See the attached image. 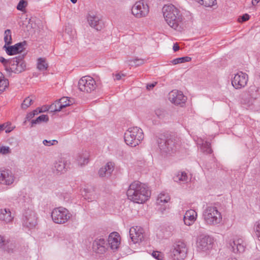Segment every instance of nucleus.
Here are the masks:
<instances>
[{
	"label": "nucleus",
	"instance_id": "nucleus-10",
	"mask_svg": "<svg viewBox=\"0 0 260 260\" xmlns=\"http://www.w3.org/2000/svg\"><path fill=\"white\" fill-rule=\"evenodd\" d=\"M96 87L95 81L90 76L83 77L78 82L79 90L84 92L91 93L96 89Z\"/></svg>",
	"mask_w": 260,
	"mask_h": 260
},
{
	"label": "nucleus",
	"instance_id": "nucleus-45",
	"mask_svg": "<svg viewBox=\"0 0 260 260\" xmlns=\"http://www.w3.org/2000/svg\"><path fill=\"white\" fill-rule=\"evenodd\" d=\"M11 60V59H6L4 57L1 56L0 57V62H2L3 65L5 67V69H6V67H8V66L9 65L10 66V61Z\"/></svg>",
	"mask_w": 260,
	"mask_h": 260
},
{
	"label": "nucleus",
	"instance_id": "nucleus-22",
	"mask_svg": "<svg viewBox=\"0 0 260 260\" xmlns=\"http://www.w3.org/2000/svg\"><path fill=\"white\" fill-rule=\"evenodd\" d=\"M228 247L234 253H241L245 250V246L243 245V241L242 239L233 240L229 243Z\"/></svg>",
	"mask_w": 260,
	"mask_h": 260
},
{
	"label": "nucleus",
	"instance_id": "nucleus-40",
	"mask_svg": "<svg viewBox=\"0 0 260 260\" xmlns=\"http://www.w3.org/2000/svg\"><path fill=\"white\" fill-rule=\"evenodd\" d=\"M152 256L157 260H164V254L159 251H153Z\"/></svg>",
	"mask_w": 260,
	"mask_h": 260
},
{
	"label": "nucleus",
	"instance_id": "nucleus-26",
	"mask_svg": "<svg viewBox=\"0 0 260 260\" xmlns=\"http://www.w3.org/2000/svg\"><path fill=\"white\" fill-rule=\"evenodd\" d=\"M13 217L11 215V212L8 209H2L0 210V220L5 223L11 222Z\"/></svg>",
	"mask_w": 260,
	"mask_h": 260
},
{
	"label": "nucleus",
	"instance_id": "nucleus-48",
	"mask_svg": "<svg viewBox=\"0 0 260 260\" xmlns=\"http://www.w3.org/2000/svg\"><path fill=\"white\" fill-rule=\"evenodd\" d=\"M249 18L250 16L248 14H245L238 18V21L240 22H243L249 20Z\"/></svg>",
	"mask_w": 260,
	"mask_h": 260
},
{
	"label": "nucleus",
	"instance_id": "nucleus-52",
	"mask_svg": "<svg viewBox=\"0 0 260 260\" xmlns=\"http://www.w3.org/2000/svg\"><path fill=\"white\" fill-rule=\"evenodd\" d=\"M156 82H154L150 84H148L146 86V88L148 90H150L155 86Z\"/></svg>",
	"mask_w": 260,
	"mask_h": 260
},
{
	"label": "nucleus",
	"instance_id": "nucleus-51",
	"mask_svg": "<svg viewBox=\"0 0 260 260\" xmlns=\"http://www.w3.org/2000/svg\"><path fill=\"white\" fill-rule=\"evenodd\" d=\"M114 76V80H119L121 79L122 76L124 77L125 75L123 74H120V73H117Z\"/></svg>",
	"mask_w": 260,
	"mask_h": 260
},
{
	"label": "nucleus",
	"instance_id": "nucleus-20",
	"mask_svg": "<svg viewBox=\"0 0 260 260\" xmlns=\"http://www.w3.org/2000/svg\"><path fill=\"white\" fill-rule=\"evenodd\" d=\"M68 168L67 161L63 158H59L54 162L52 169L56 174H62L67 171Z\"/></svg>",
	"mask_w": 260,
	"mask_h": 260
},
{
	"label": "nucleus",
	"instance_id": "nucleus-57",
	"mask_svg": "<svg viewBox=\"0 0 260 260\" xmlns=\"http://www.w3.org/2000/svg\"><path fill=\"white\" fill-rule=\"evenodd\" d=\"M6 128V126L5 125V124H1L0 125V132L4 130V129Z\"/></svg>",
	"mask_w": 260,
	"mask_h": 260
},
{
	"label": "nucleus",
	"instance_id": "nucleus-38",
	"mask_svg": "<svg viewBox=\"0 0 260 260\" xmlns=\"http://www.w3.org/2000/svg\"><path fill=\"white\" fill-rule=\"evenodd\" d=\"M27 5V2L26 1L20 0L17 6V9L21 11H24Z\"/></svg>",
	"mask_w": 260,
	"mask_h": 260
},
{
	"label": "nucleus",
	"instance_id": "nucleus-41",
	"mask_svg": "<svg viewBox=\"0 0 260 260\" xmlns=\"http://www.w3.org/2000/svg\"><path fill=\"white\" fill-rule=\"evenodd\" d=\"M0 153L3 154H7L11 153V149L8 146H0Z\"/></svg>",
	"mask_w": 260,
	"mask_h": 260
},
{
	"label": "nucleus",
	"instance_id": "nucleus-32",
	"mask_svg": "<svg viewBox=\"0 0 260 260\" xmlns=\"http://www.w3.org/2000/svg\"><path fill=\"white\" fill-rule=\"evenodd\" d=\"M48 64L46 63L45 59L42 58H38L37 68L39 70H46L48 68Z\"/></svg>",
	"mask_w": 260,
	"mask_h": 260
},
{
	"label": "nucleus",
	"instance_id": "nucleus-50",
	"mask_svg": "<svg viewBox=\"0 0 260 260\" xmlns=\"http://www.w3.org/2000/svg\"><path fill=\"white\" fill-rule=\"evenodd\" d=\"M134 63L136 64V66H140L144 63V60L142 59H138L136 58L133 60Z\"/></svg>",
	"mask_w": 260,
	"mask_h": 260
},
{
	"label": "nucleus",
	"instance_id": "nucleus-39",
	"mask_svg": "<svg viewBox=\"0 0 260 260\" xmlns=\"http://www.w3.org/2000/svg\"><path fill=\"white\" fill-rule=\"evenodd\" d=\"M58 101L61 105L67 104L66 107L73 104V102L70 99H69L68 97H62L61 99H60Z\"/></svg>",
	"mask_w": 260,
	"mask_h": 260
},
{
	"label": "nucleus",
	"instance_id": "nucleus-19",
	"mask_svg": "<svg viewBox=\"0 0 260 260\" xmlns=\"http://www.w3.org/2000/svg\"><path fill=\"white\" fill-rule=\"evenodd\" d=\"M169 100L175 105L184 104L186 101V97L184 95L182 91L173 90L169 93Z\"/></svg>",
	"mask_w": 260,
	"mask_h": 260
},
{
	"label": "nucleus",
	"instance_id": "nucleus-59",
	"mask_svg": "<svg viewBox=\"0 0 260 260\" xmlns=\"http://www.w3.org/2000/svg\"><path fill=\"white\" fill-rule=\"evenodd\" d=\"M71 2L73 3V4H75L77 3V0H70Z\"/></svg>",
	"mask_w": 260,
	"mask_h": 260
},
{
	"label": "nucleus",
	"instance_id": "nucleus-11",
	"mask_svg": "<svg viewBox=\"0 0 260 260\" xmlns=\"http://www.w3.org/2000/svg\"><path fill=\"white\" fill-rule=\"evenodd\" d=\"M132 13L136 18H140L146 16L149 12V9L147 4H145L143 1L137 2L132 7Z\"/></svg>",
	"mask_w": 260,
	"mask_h": 260
},
{
	"label": "nucleus",
	"instance_id": "nucleus-25",
	"mask_svg": "<svg viewBox=\"0 0 260 260\" xmlns=\"http://www.w3.org/2000/svg\"><path fill=\"white\" fill-rule=\"evenodd\" d=\"M197 213L194 210H187L184 216V224L186 225H190L196 220Z\"/></svg>",
	"mask_w": 260,
	"mask_h": 260
},
{
	"label": "nucleus",
	"instance_id": "nucleus-24",
	"mask_svg": "<svg viewBox=\"0 0 260 260\" xmlns=\"http://www.w3.org/2000/svg\"><path fill=\"white\" fill-rule=\"evenodd\" d=\"M114 164L112 162H108L104 167L101 168L99 171V174L100 177H109L112 173L114 168Z\"/></svg>",
	"mask_w": 260,
	"mask_h": 260
},
{
	"label": "nucleus",
	"instance_id": "nucleus-37",
	"mask_svg": "<svg viewBox=\"0 0 260 260\" xmlns=\"http://www.w3.org/2000/svg\"><path fill=\"white\" fill-rule=\"evenodd\" d=\"M9 85L8 79L0 77V93L3 92Z\"/></svg>",
	"mask_w": 260,
	"mask_h": 260
},
{
	"label": "nucleus",
	"instance_id": "nucleus-44",
	"mask_svg": "<svg viewBox=\"0 0 260 260\" xmlns=\"http://www.w3.org/2000/svg\"><path fill=\"white\" fill-rule=\"evenodd\" d=\"M43 143L44 145L46 146H52L54 145H56L58 143V141L56 140H49L48 141L47 140H44L43 141Z\"/></svg>",
	"mask_w": 260,
	"mask_h": 260
},
{
	"label": "nucleus",
	"instance_id": "nucleus-47",
	"mask_svg": "<svg viewBox=\"0 0 260 260\" xmlns=\"http://www.w3.org/2000/svg\"><path fill=\"white\" fill-rule=\"evenodd\" d=\"M78 161L80 166L84 165L88 162V159L87 158L84 157L82 158L81 156H79L78 158Z\"/></svg>",
	"mask_w": 260,
	"mask_h": 260
},
{
	"label": "nucleus",
	"instance_id": "nucleus-60",
	"mask_svg": "<svg viewBox=\"0 0 260 260\" xmlns=\"http://www.w3.org/2000/svg\"><path fill=\"white\" fill-rule=\"evenodd\" d=\"M255 260H260V257L257 258Z\"/></svg>",
	"mask_w": 260,
	"mask_h": 260
},
{
	"label": "nucleus",
	"instance_id": "nucleus-43",
	"mask_svg": "<svg viewBox=\"0 0 260 260\" xmlns=\"http://www.w3.org/2000/svg\"><path fill=\"white\" fill-rule=\"evenodd\" d=\"M2 174H1V178L2 179H6L11 177V172L9 170H2Z\"/></svg>",
	"mask_w": 260,
	"mask_h": 260
},
{
	"label": "nucleus",
	"instance_id": "nucleus-2",
	"mask_svg": "<svg viewBox=\"0 0 260 260\" xmlns=\"http://www.w3.org/2000/svg\"><path fill=\"white\" fill-rule=\"evenodd\" d=\"M160 152L162 154L172 155L176 153L180 146V140L174 135H161L157 140Z\"/></svg>",
	"mask_w": 260,
	"mask_h": 260
},
{
	"label": "nucleus",
	"instance_id": "nucleus-31",
	"mask_svg": "<svg viewBox=\"0 0 260 260\" xmlns=\"http://www.w3.org/2000/svg\"><path fill=\"white\" fill-rule=\"evenodd\" d=\"M191 60V58L189 56H184L179 57L172 60L171 62L173 64H177L180 63L189 62Z\"/></svg>",
	"mask_w": 260,
	"mask_h": 260
},
{
	"label": "nucleus",
	"instance_id": "nucleus-56",
	"mask_svg": "<svg viewBox=\"0 0 260 260\" xmlns=\"http://www.w3.org/2000/svg\"><path fill=\"white\" fill-rule=\"evenodd\" d=\"M259 1L260 0H252L251 3L253 6H255L259 2Z\"/></svg>",
	"mask_w": 260,
	"mask_h": 260
},
{
	"label": "nucleus",
	"instance_id": "nucleus-34",
	"mask_svg": "<svg viewBox=\"0 0 260 260\" xmlns=\"http://www.w3.org/2000/svg\"><path fill=\"white\" fill-rule=\"evenodd\" d=\"M33 103V100L29 96L26 97L21 104V107L23 109H26Z\"/></svg>",
	"mask_w": 260,
	"mask_h": 260
},
{
	"label": "nucleus",
	"instance_id": "nucleus-7",
	"mask_svg": "<svg viewBox=\"0 0 260 260\" xmlns=\"http://www.w3.org/2000/svg\"><path fill=\"white\" fill-rule=\"evenodd\" d=\"M25 54H20L11 59L10 67H6V70L8 72L19 74L26 69V64L24 60Z\"/></svg>",
	"mask_w": 260,
	"mask_h": 260
},
{
	"label": "nucleus",
	"instance_id": "nucleus-54",
	"mask_svg": "<svg viewBox=\"0 0 260 260\" xmlns=\"http://www.w3.org/2000/svg\"><path fill=\"white\" fill-rule=\"evenodd\" d=\"M162 113V111L160 109H157L156 110H155V114L158 117H160L161 116Z\"/></svg>",
	"mask_w": 260,
	"mask_h": 260
},
{
	"label": "nucleus",
	"instance_id": "nucleus-8",
	"mask_svg": "<svg viewBox=\"0 0 260 260\" xmlns=\"http://www.w3.org/2000/svg\"><path fill=\"white\" fill-rule=\"evenodd\" d=\"M187 251L185 243L179 241L173 245V247L170 251V256L174 260H182L186 257Z\"/></svg>",
	"mask_w": 260,
	"mask_h": 260
},
{
	"label": "nucleus",
	"instance_id": "nucleus-17",
	"mask_svg": "<svg viewBox=\"0 0 260 260\" xmlns=\"http://www.w3.org/2000/svg\"><path fill=\"white\" fill-rule=\"evenodd\" d=\"M26 41L19 42L12 46H6L3 47L7 54L9 55H13L22 52L24 50Z\"/></svg>",
	"mask_w": 260,
	"mask_h": 260
},
{
	"label": "nucleus",
	"instance_id": "nucleus-61",
	"mask_svg": "<svg viewBox=\"0 0 260 260\" xmlns=\"http://www.w3.org/2000/svg\"><path fill=\"white\" fill-rule=\"evenodd\" d=\"M233 260H237V259H236V258H234V259Z\"/></svg>",
	"mask_w": 260,
	"mask_h": 260
},
{
	"label": "nucleus",
	"instance_id": "nucleus-15",
	"mask_svg": "<svg viewBox=\"0 0 260 260\" xmlns=\"http://www.w3.org/2000/svg\"><path fill=\"white\" fill-rule=\"evenodd\" d=\"M16 248L15 243L5 236L0 235V249L8 253H13Z\"/></svg>",
	"mask_w": 260,
	"mask_h": 260
},
{
	"label": "nucleus",
	"instance_id": "nucleus-58",
	"mask_svg": "<svg viewBox=\"0 0 260 260\" xmlns=\"http://www.w3.org/2000/svg\"><path fill=\"white\" fill-rule=\"evenodd\" d=\"M11 131H12L11 129L8 128V129H6L5 132L6 133H10Z\"/></svg>",
	"mask_w": 260,
	"mask_h": 260
},
{
	"label": "nucleus",
	"instance_id": "nucleus-30",
	"mask_svg": "<svg viewBox=\"0 0 260 260\" xmlns=\"http://www.w3.org/2000/svg\"><path fill=\"white\" fill-rule=\"evenodd\" d=\"M12 32L11 30L9 29H7L5 31L4 33V42L5 43V45L7 46L12 43Z\"/></svg>",
	"mask_w": 260,
	"mask_h": 260
},
{
	"label": "nucleus",
	"instance_id": "nucleus-3",
	"mask_svg": "<svg viewBox=\"0 0 260 260\" xmlns=\"http://www.w3.org/2000/svg\"><path fill=\"white\" fill-rule=\"evenodd\" d=\"M162 13L168 24L174 29H177L182 23V15L174 6L165 5L162 8Z\"/></svg>",
	"mask_w": 260,
	"mask_h": 260
},
{
	"label": "nucleus",
	"instance_id": "nucleus-23",
	"mask_svg": "<svg viewBox=\"0 0 260 260\" xmlns=\"http://www.w3.org/2000/svg\"><path fill=\"white\" fill-rule=\"evenodd\" d=\"M108 245L113 250H116L118 248L120 244V237L116 232L111 233L108 239Z\"/></svg>",
	"mask_w": 260,
	"mask_h": 260
},
{
	"label": "nucleus",
	"instance_id": "nucleus-14",
	"mask_svg": "<svg viewBox=\"0 0 260 260\" xmlns=\"http://www.w3.org/2000/svg\"><path fill=\"white\" fill-rule=\"evenodd\" d=\"M108 244L107 240L103 237H98L92 243V249L96 253L102 254L107 249Z\"/></svg>",
	"mask_w": 260,
	"mask_h": 260
},
{
	"label": "nucleus",
	"instance_id": "nucleus-53",
	"mask_svg": "<svg viewBox=\"0 0 260 260\" xmlns=\"http://www.w3.org/2000/svg\"><path fill=\"white\" fill-rule=\"evenodd\" d=\"M179 49H180V47L178 45V44L175 43V44H174V46H173V50L175 52H176V51H178L179 50Z\"/></svg>",
	"mask_w": 260,
	"mask_h": 260
},
{
	"label": "nucleus",
	"instance_id": "nucleus-16",
	"mask_svg": "<svg viewBox=\"0 0 260 260\" xmlns=\"http://www.w3.org/2000/svg\"><path fill=\"white\" fill-rule=\"evenodd\" d=\"M213 239L209 236H201L197 242V246L199 250L206 251L212 248Z\"/></svg>",
	"mask_w": 260,
	"mask_h": 260
},
{
	"label": "nucleus",
	"instance_id": "nucleus-12",
	"mask_svg": "<svg viewBox=\"0 0 260 260\" xmlns=\"http://www.w3.org/2000/svg\"><path fill=\"white\" fill-rule=\"evenodd\" d=\"M36 224L37 217L35 212L29 209L25 210L22 217L23 226L31 229L35 228Z\"/></svg>",
	"mask_w": 260,
	"mask_h": 260
},
{
	"label": "nucleus",
	"instance_id": "nucleus-27",
	"mask_svg": "<svg viewBox=\"0 0 260 260\" xmlns=\"http://www.w3.org/2000/svg\"><path fill=\"white\" fill-rule=\"evenodd\" d=\"M49 120V117L47 115H41L38 117L36 119L31 120L30 124V127H34L36 124H40L42 122H47Z\"/></svg>",
	"mask_w": 260,
	"mask_h": 260
},
{
	"label": "nucleus",
	"instance_id": "nucleus-29",
	"mask_svg": "<svg viewBox=\"0 0 260 260\" xmlns=\"http://www.w3.org/2000/svg\"><path fill=\"white\" fill-rule=\"evenodd\" d=\"M170 200L169 196L167 193L161 192L158 196L157 204L161 205L162 203H167Z\"/></svg>",
	"mask_w": 260,
	"mask_h": 260
},
{
	"label": "nucleus",
	"instance_id": "nucleus-5",
	"mask_svg": "<svg viewBox=\"0 0 260 260\" xmlns=\"http://www.w3.org/2000/svg\"><path fill=\"white\" fill-rule=\"evenodd\" d=\"M144 139L141 128L138 127L129 128L124 133V139L126 144L131 147L138 145Z\"/></svg>",
	"mask_w": 260,
	"mask_h": 260
},
{
	"label": "nucleus",
	"instance_id": "nucleus-55",
	"mask_svg": "<svg viewBox=\"0 0 260 260\" xmlns=\"http://www.w3.org/2000/svg\"><path fill=\"white\" fill-rule=\"evenodd\" d=\"M41 112H42V111L40 109L38 110V109H37L32 111L31 112L35 114V115H36L38 114V113H41Z\"/></svg>",
	"mask_w": 260,
	"mask_h": 260
},
{
	"label": "nucleus",
	"instance_id": "nucleus-18",
	"mask_svg": "<svg viewBox=\"0 0 260 260\" xmlns=\"http://www.w3.org/2000/svg\"><path fill=\"white\" fill-rule=\"evenodd\" d=\"M144 230L140 226L132 227L129 229V234L134 243L141 242L144 239Z\"/></svg>",
	"mask_w": 260,
	"mask_h": 260
},
{
	"label": "nucleus",
	"instance_id": "nucleus-4",
	"mask_svg": "<svg viewBox=\"0 0 260 260\" xmlns=\"http://www.w3.org/2000/svg\"><path fill=\"white\" fill-rule=\"evenodd\" d=\"M257 90L255 86H250L248 93H245L242 95L241 104L251 109L258 111L260 109V98L256 96Z\"/></svg>",
	"mask_w": 260,
	"mask_h": 260
},
{
	"label": "nucleus",
	"instance_id": "nucleus-36",
	"mask_svg": "<svg viewBox=\"0 0 260 260\" xmlns=\"http://www.w3.org/2000/svg\"><path fill=\"white\" fill-rule=\"evenodd\" d=\"M202 150L203 152L206 154L212 153L213 150L211 148V143L206 141L205 143L203 144Z\"/></svg>",
	"mask_w": 260,
	"mask_h": 260
},
{
	"label": "nucleus",
	"instance_id": "nucleus-42",
	"mask_svg": "<svg viewBox=\"0 0 260 260\" xmlns=\"http://www.w3.org/2000/svg\"><path fill=\"white\" fill-rule=\"evenodd\" d=\"M255 230L256 236L260 241V220L256 222L255 224Z\"/></svg>",
	"mask_w": 260,
	"mask_h": 260
},
{
	"label": "nucleus",
	"instance_id": "nucleus-21",
	"mask_svg": "<svg viewBox=\"0 0 260 260\" xmlns=\"http://www.w3.org/2000/svg\"><path fill=\"white\" fill-rule=\"evenodd\" d=\"M87 20L89 24L97 30H101L104 26L103 21L94 14H89Z\"/></svg>",
	"mask_w": 260,
	"mask_h": 260
},
{
	"label": "nucleus",
	"instance_id": "nucleus-49",
	"mask_svg": "<svg viewBox=\"0 0 260 260\" xmlns=\"http://www.w3.org/2000/svg\"><path fill=\"white\" fill-rule=\"evenodd\" d=\"M14 180H0V184L10 185L13 183Z\"/></svg>",
	"mask_w": 260,
	"mask_h": 260
},
{
	"label": "nucleus",
	"instance_id": "nucleus-6",
	"mask_svg": "<svg viewBox=\"0 0 260 260\" xmlns=\"http://www.w3.org/2000/svg\"><path fill=\"white\" fill-rule=\"evenodd\" d=\"M203 216L205 222L211 225H217L222 220L220 212L214 206H207L203 211Z\"/></svg>",
	"mask_w": 260,
	"mask_h": 260
},
{
	"label": "nucleus",
	"instance_id": "nucleus-46",
	"mask_svg": "<svg viewBox=\"0 0 260 260\" xmlns=\"http://www.w3.org/2000/svg\"><path fill=\"white\" fill-rule=\"evenodd\" d=\"M35 116V114L34 113H32L31 112L28 113L26 117H25V120L23 122V125H25L27 121H30L31 119Z\"/></svg>",
	"mask_w": 260,
	"mask_h": 260
},
{
	"label": "nucleus",
	"instance_id": "nucleus-9",
	"mask_svg": "<svg viewBox=\"0 0 260 260\" xmlns=\"http://www.w3.org/2000/svg\"><path fill=\"white\" fill-rule=\"evenodd\" d=\"M71 216V214L69 211L62 207L54 209L51 213L53 221L58 224L66 223L70 218Z\"/></svg>",
	"mask_w": 260,
	"mask_h": 260
},
{
	"label": "nucleus",
	"instance_id": "nucleus-13",
	"mask_svg": "<svg viewBox=\"0 0 260 260\" xmlns=\"http://www.w3.org/2000/svg\"><path fill=\"white\" fill-rule=\"evenodd\" d=\"M248 80V76L247 74L243 72H239L235 75L232 80V84L235 89H241L247 85Z\"/></svg>",
	"mask_w": 260,
	"mask_h": 260
},
{
	"label": "nucleus",
	"instance_id": "nucleus-35",
	"mask_svg": "<svg viewBox=\"0 0 260 260\" xmlns=\"http://www.w3.org/2000/svg\"><path fill=\"white\" fill-rule=\"evenodd\" d=\"M197 1L201 5L210 7L214 5L216 0H197Z\"/></svg>",
	"mask_w": 260,
	"mask_h": 260
},
{
	"label": "nucleus",
	"instance_id": "nucleus-1",
	"mask_svg": "<svg viewBox=\"0 0 260 260\" xmlns=\"http://www.w3.org/2000/svg\"><path fill=\"white\" fill-rule=\"evenodd\" d=\"M126 194L131 201L142 204L148 200L151 196V191L146 184L135 180L129 185Z\"/></svg>",
	"mask_w": 260,
	"mask_h": 260
},
{
	"label": "nucleus",
	"instance_id": "nucleus-33",
	"mask_svg": "<svg viewBox=\"0 0 260 260\" xmlns=\"http://www.w3.org/2000/svg\"><path fill=\"white\" fill-rule=\"evenodd\" d=\"M190 176L189 177L190 179L192 178V175L191 174H189ZM175 177L177 178L178 179H187L189 178V176L188 175V173L186 172L185 171H179L176 173L175 174Z\"/></svg>",
	"mask_w": 260,
	"mask_h": 260
},
{
	"label": "nucleus",
	"instance_id": "nucleus-28",
	"mask_svg": "<svg viewBox=\"0 0 260 260\" xmlns=\"http://www.w3.org/2000/svg\"><path fill=\"white\" fill-rule=\"evenodd\" d=\"M66 105L67 104L61 105L58 101H56L49 106L48 110H50L51 112H59L65 108Z\"/></svg>",
	"mask_w": 260,
	"mask_h": 260
}]
</instances>
